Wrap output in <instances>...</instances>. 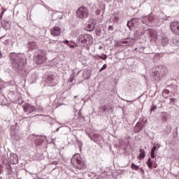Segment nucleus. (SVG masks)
Segmentation results:
<instances>
[{"instance_id": "cd10ccee", "label": "nucleus", "mask_w": 179, "mask_h": 179, "mask_svg": "<svg viewBox=\"0 0 179 179\" xmlns=\"http://www.w3.org/2000/svg\"><path fill=\"white\" fill-rule=\"evenodd\" d=\"M74 80H75V76H72V77H71V78H70V79H69V82H70V83H72V82H73V81H74Z\"/></svg>"}, {"instance_id": "412c9836", "label": "nucleus", "mask_w": 179, "mask_h": 179, "mask_svg": "<svg viewBox=\"0 0 179 179\" xmlns=\"http://www.w3.org/2000/svg\"><path fill=\"white\" fill-rule=\"evenodd\" d=\"M29 47H31V45H32V47H33V48H31L32 50L37 48V46L36 45V43H34V42L30 43L29 44Z\"/></svg>"}, {"instance_id": "39448f33", "label": "nucleus", "mask_w": 179, "mask_h": 179, "mask_svg": "<svg viewBox=\"0 0 179 179\" xmlns=\"http://www.w3.org/2000/svg\"><path fill=\"white\" fill-rule=\"evenodd\" d=\"M76 16L79 19H86L89 17V10L86 7L81 6L77 10Z\"/></svg>"}, {"instance_id": "c85d7f7f", "label": "nucleus", "mask_w": 179, "mask_h": 179, "mask_svg": "<svg viewBox=\"0 0 179 179\" xmlns=\"http://www.w3.org/2000/svg\"><path fill=\"white\" fill-rule=\"evenodd\" d=\"M108 30H110V31H114V27L111 25H110L108 27Z\"/></svg>"}, {"instance_id": "5701e85b", "label": "nucleus", "mask_w": 179, "mask_h": 179, "mask_svg": "<svg viewBox=\"0 0 179 179\" xmlns=\"http://www.w3.org/2000/svg\"><path fill=\"white\" fill-rule=\"evenodd\" d=\"M6 10H5V9L3 8L2 11H1V13H0V20H2V17H3V13H5V11H6Z\"/></svg>"}, {"instance_id": "b1692460", "label": "nucleus", "mask_w": 179, "mask_h": 179, "mask_svg": "<svg viewBox=\"0 0 179 179\" xmlns=\"http://www.w3.org/2000/svg\"><path fill=\"white\" fill-rule=\"evenodd\" d=\"M107 69V64H103L102 68L100 69L99 72H101V71H104V69Z\"/></svg>"}, {"instance_id": "f257e3e1", "label": "nucleus", "mask_w": 179, "mask_h": 179, "mask_svg": "<svg viewBox=\"0 0 179 179\" xmlns=\"http://www.w3.org/2000/svg\"><path fill=\"white\" fill-rule=\"evenodd\" d=\"M10 61L13 69H22L24 66V56L22 54L11 53Z\"/></svg>"}, {"instance_id": "a19ab883", "label": "nucleus", "mask_w": 179, "mask_h": 179, "mask_svg": "<svg viewBox=\"0 0 179 179\" xmlns=\"http://www.w3.org/2000/svg\"><path fill=\"white\" fill-rule=\"evenodd\" d=\"M142 171H143V169H141Z\"/></svg>"}, {"instance_id": "6e6552de", "label": "nucleus", "mask_w": 179, "mask_h": 179, "mask_svg": "<svg viewBox=\"0 0 179 179\" xmlns=\"http://www.w3.org/2000/svg\"><path fill=\"white\" fill-rule=\"evenodd\" d=\"M149 33V37H150L151 41H157V32L155 29H148Z\"/></svg>"}, {"instance_id": "2eb2a0df", "label": "nucleus", "mask_w": 179, "mask_h": 179, "mask_svg": "<svg viewBox=\"0 0 179 179\" xmlns=\"http://www.w3.org/2000/svg\"><path fill=\"white\" fill-rule=\"evenodd\" d=\"M86 29L87 31H93V30H94V24H88Z\"/></svg>"}, {"instance_id": "1a4fd4ad", "label": "nucleus", "mask_w": 179, "mask_h": 179, "mask_svg": "<svg viewBox=\"0 0 179 179\" xmlns=\"http://www.w3.org/2000/svg\"><path fill=\"white\" fill-rule=\"evenodd\" d=\"M85 38H89V36H85V34H81L77 38V43H78L79 44H83L84 47H86Z\"/></svg>"}, {"instance_id": "a211bd4d", "label": "nucleus", "mask_w": 179, "mask_h": 179, "mask_svg": "<svg viewBox=\"0 0 179 179\" xmlns=\"http://www.w3.org/2000/svg\"><path fill=\"white\" fill-rule=\"evenodd\" d=\"M146 164H147L148 167H149L150 169H152V159L148 158V160Z\"/></svg>"}, {"instance_id": "72a5a7b5", "label": "nucleus", "mask_w": 179, "mask_h": 179, "mask_svg": "<svg viewBox=\"0 0 179 179\" xmlns=\"http://www.w3.org/2000/svg\"><path fill=\"white\" fill-rule=\"evenodd\" d=\"M63 43H64V44H66V45H68V44H69V41L66 40V41H64Z\"/></svg>"}, {"instance_id": "6ab92c4d", "label": "nucleus", "mask_w": 179, "mask_h": 179, "mask_svg": "<svg viewBox=\"0 0 179 179\" xmlns=\"http://www.w3.org/2000/svg\"><path fill=\"white\" fill-rule=\"evenodd\" d=\"M127 27H129V29H131V27H135V24H134V20H132L131 21H129L127 23Z\"/></svg>"}, {"instance_id": "9b49d317", "label": "nucleus", "mask_w": 179, "mask_h": 179, "mask_svg": "<svg viewBox=\"0 0 179 179\" xmlns=\"http://www.w3.org/2000/svg\"><path fill=\"white\" fill-rule=\"evenodd\" d=\"M18 162L19 159L17 158V155L16 154H10V163H11V164H17Z\"/></svg>"}, {"instance_id": "f3484780", "label": "nucleus", "mask_w": 179, "mask_h": 179, "mask_svg": "<svg viewBox=\"0 0 179 179\" xmlns=\"http://www.w3.org/2000/svg\"><path fill=\"white\" fill-rule=\"evenodd\" d=\"M162 43L163 45H167L169 44V38H162Z\"/></svg>"}, {"instance_id": "4be33fe9", "label": "nucleus", "mask_w": 179, "mask_h": 179, "mask_svg": "<svg viewBox=\"0 0 179 179\" xmlns=\"http://www.w3.org/2000/svg\"><path fill=\"white\" fill-rule=\"evenodd\" d=\"M2 27H3V29H8L9 27V22H7L6 24H2Z\"/></svg>"}, {"instance_id": "393cba45", "label": "nucleus", "mask_w": 179, "mask_h": 179, "mask_svg": "<svg viewBox=\"0 0 179 179\" xmlns=\"http://www.w3.org/2000/svg\"><path fill=\"white\" fill-rule=\"evenodd\" d=\"M155 110H157V106L153 105V106H152V108H150V113H152V111H155Z\"/></svg>"}, {"instance_id": "4c0bfd02", "label": "nucleus", "mask_w": 179, "mask_h": 179, "mask_svg": "<svg viewBox=\"0 0 179 179\" xmlns=\"http://www.w3.org/2000/svg\"><path fill=\"white\" fill-rule=\"evenodd\" d=\"M2 52L0 51V58H2Z\"/></svg>"}, {"instance_id": "4468645a", "label": "nucleus", "mask_w": 179, "mask_h": 179, "mask_svg": "<svg viewBox=\"0 0 179 179\" xmlns=\"http://www.w3.org/2000/svg\"><path fill=\"white\" fill-rule=\"evenodd\" d=\"M128 38L127 39H124V40H122L119 42H117L116 44L118 47H122V44H128V43H129L128 41Z\"/></svg>"}, {"instance_id": "7ed1b4c3", "label": "nucleus", "mask_w": 179, "mask_h": 179, "mask_svg": "<svg viewBox=\"0 0 179 179\" xmlns=\"http://www.w3.org/2000/svg\"><path fill=\"white\" fill-rule=\"evenodd\" d=\"M46 61L47 56L45 52L42 50H38L34 56V62H35L36 65H41V64H44Z\"/></svg>"}, {"instance_id": "a878e982", "label": "nucleus", "mask_w": 179, "mask_h": 179, "mask_svg": "<svg viewBox=\"0 0 179 179\" xmlns=\"http://www.w3.org/2000/svg\"><path fill=\"white\" fill-rule=\"evenodd\" d=\"M99 57L100 58V59H103V61H106L107 59V55H104V57H103L102 56H99Z\"/></svg>"}, {"instance_id": "0eeeda50", "label": "nucleus", "mask_w": 179, "mask_h": 179, "mask_svg": "<svg viewBox=\"0 0 179 179\" xmlns=\"http://www.w3.org/2000/svg\"><path fill=\"white\" fill-rule=\"evenodd\" d=\"M171 29L173 33L179 36V22H173L171 24Z\"/></svg>"}, {"instance_id": "dca6fc26", "label": "nucleus", "mask_w": 179, "mask_h": 179, "mask_svg": "<svg viewBox=\"0 0 179 179\" xmlns=\"http://www.w3.org/2000/svg\"><path fill=\"white\" fill-rule=\"evenodd\" d=\"M173 45L176 47H179V40L178 38H173L172 41Z\"/></svg>"}, {"instance_id": "79ce46f5", "label": "nucleus", "mask_w": 179, "mask_h": 179, "mask_svg": "<svg viewBox=\"0 0 179 179\" xmlns=\"http://www.w3.org/2000/svg\"><path fill=\"white\" fill-rule=\"evenodd\" d=\"M0 174H1V171H0Z\"/></svg>"}, {"instance_id": "58836bf2", "label": "nucleus", "mask_w": 179, "mask_h": 179, "mask_svg": "<svg viewBox=\"0 0 179 179\" xmlns=\"http://www.w3.org/2000/svg\"><path fill=\"white\" fill-rule=\"evenodd\" d=\"M89 78H90V76L87 77V79H89Z\"/></svg>"}, {"instance_id": "f8f14e48", "label": "nucleus", "mask_w": 179, "mask_h": 179, "mask_svg": "<svg viewBox=\"0 0 179 179\" xmlns=\"http://www.w3.org/2000/svg\"><path fill=\"white\" fill-rule=\"evenodd\" d=\"M88 38H85V45H93V37L90 34H85Z\"/></svg>"}, {"instance_id": "2f4dec72", "label": "nucleus", "mask_w": 179, "mask_h": 179, "mask_svg": "<svg viewBox=\"0 0 179 179\" xmlns=\"http://www.w3.org/2000/svg\"><path fill=\"white\" fill-rule=\"evenodd\" d=\"M156 149H157L156 146H154L151 150V153H155V152H156Z\"/></svg>"}, {"instance_id": "ea45409f", "label": "nucleus", "mask_w": 179, "mask_h": 179, "mask_svg": "<svg viewBox=\"0 0 179 179\" xmlns=\"http://www.w3.org/2000/svg\"><path fill=\"white\" fill-rule=\"evenodd\" d=\"M142 171H143V169H141Z\"/></svg>"}, {"instance_id": "473e14b6", "label": "nucleus", "mask_w": 179, "mask_h": 179, "mask_svg": "<svg viewBox=\"0 0 179 179\" xmlns=\"http://www.w3.org/2000/svg\"><path fill=\"white\" fill-rule=\"evenodd\" d=\"M118 20H119L118 17H115L114 20H113V22H118Z\"/></svg>"}, {"instance_id": "9d476101", "label": "nucleus", "mask_w": 179, "mask_h": 179, "mask_svg": "<svg viewBox=\"0 0 179 179\" xmlns=\"http://www.w3.org/2000/svg\"><path fill=\"white\" fill-rule=\"evenodd\" d=\"M50 34L53 37H57L61 34V28L59 27H54L50 29Z\"/></svg>"}, {"instance_id": "c9c22d12", "label": "nucleus", "mask_w": 179, "mask_h": 179, "mask_svg": "<svg viewBox=\"0 0 179 179\" xmlns=\"http://www.w3.org/2000/svg\"><path fill=\"white\" fill-rule=\"evenodd\" d=\"M151 157L152 159H155V152H151Z\"/></svg>"}, {"instance_id": "ddd939ff", "label": "nucleus", "mask_w": 179, "mask_h": 179, "mask_svg": "<svg viewBox=\"0 0 179 179\" xmlns=\"http://www.w3.org/2000/svg\"><path fill=\"white\" fill-rule=\"evenodd\" d=\"M139 152H140V154L138 155V159H140V160H142V159H145V157L146 156L145 150L141 148L139 150Z\"/></svg>"}, {"instance_id": "bb28decb", "label": "nucleus", "mask_w": 179, "mask_h": 179, "mask_svg": "<svg viewBox=\"0 0 179 179\" xmlns=\"http://www.w3.org/2000/svg\"><path fill=\"white\" fill-rule=\"evenodd\" d=\"M166 115V113H162V120H164L165 121L166 120H167V117Z\"/></svg>"}, {"instance_id": "c756f323", "label": "nucleus", "mask_w": 179, "mask_h": 179, "mask_svg": "<svg viewBox=\"0 0 179 179\" xmlns=\"http://www.w3.org/2000/svg\"><path fill=\"white\" fill-rule=\"evenodd\" d=\"M3 44L5 45H9V40L6 39L4 42H3Z\"/></svg>"}, {"instance_id": "e433bc0d", "label": "nucleus", "mask_w": 179, "mask_h": 179, "mask_svg": "<svg viewBox=\"0 0 179 179\" xmlns=\"http://www.w3.org/2000/svg\"><path fill=\"white\" fill-rule=\"evenodd\" d=\"M69 47H70V48H75V45H69L68 44Z\"/></svg>"}, {"instance_id": "20e7f679", "label": "nucleus", "mask_w": 179, "mask_h": 179, "mask_svg": "<svg viewBox=\"0 0 179 179\" xmlns=\"http://www.w3.org/2000/svg\"><path fill=\"white\" fill-rule=\"evenodd\" d=\"M165 76L166 72L164 71V69H163V67L158 66L152 71V78L157 82H159V80H162V79H163V78Z\"/></svg>"}, {"instance_id": "aec40b11", "label": "nucleus", "mask_w": 179, "mask_h": 179, "mask_svg": "<svg viewBox=\"0 0 179 179\" xmlns=\"http://www.w3.org/2000/svg\"><path fill=\"white\" fill-rule=\"evenodd\" d=\"M131 169H132V170H136L138 171L139 169V166L135 165V164L132 163L131 166Z\"/></svg>"}, {"instance_id": "f704fd0d", "label": "nucleus", "mask_w": 179, "mask_h": 179, "mask_svg": "<svg viewBox=\"0 0 179 179\" xmlns=\"http://www.w3.org/2000/svg\"><path fill=\"white\" fill-rule=\"evenodd\" d=\"M145 34V31H142L141 34H138V36H143Z\"/></svg>"}, {"instance_id": "7c9ffc66", "label": "nucleus", "mask_w": 179, "mask_h": 179, "mask_svg": "<svg viewBox=\"0 0 179 179\" xmlns=\"http://www.w3.org/2000/svg\"><path fill=\"white\" fill-rule=\"evenodd\" d=\"M101 110H102L103 111H106V110H107V107L106 106H102L101 107Z\"/></svg>"}, {"instance_id": "423d86ee", "label": "nucleus", "mask_w": 179, "mask_h": 179, "mask_svg": "<svg viewBox=\"0 0 179 179\" xmlns=\"http://www.w3.org/2000/svg\"><path fill=\"white\" fill-rule=\"evenodd\" d=\"M22 108L24 110V112L27 114H31L32 113H34V111H36V106H31L27 103L22 105Z\"/></svg>"}, {"instance_id": "f03ea898", "label": "nucleus", "mask_w": 179, "mask_h": 179, "mask_svg": "<svg viewBox=\"0 0 179 179\" xmlns=\"http://www.w3.org/2000/svg\"><path fill=\"white\" fill-rule=\"evenodd\" d=\"M71 164L78 170H83L86 167L85 161L82 159L80 154H75L71 160Z\"/></svg>"}]
</instances>
